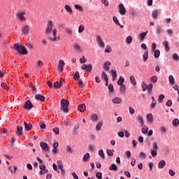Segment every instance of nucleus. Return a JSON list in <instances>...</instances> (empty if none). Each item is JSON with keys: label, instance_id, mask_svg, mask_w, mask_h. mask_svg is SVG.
<instances>
[{"label": "nucleus", "instance_id": "obj_37", "mask_svg": "<svg viewBox=\"0 0 179 179\" xmlns=\"http://www.w3.org/2000/svg\"><path fill=\"white\" fill-rule=\"evenodd\" d=\"M22 31L24 34H27V33H29V26L27 25L24 26V27L22 28Z\"/></svg>", "mask_w": 179, "mask_h": 179}, {"label": "nucleus", "instance_id": "obj_32", "mask_svg": "<svg viewBox=\"0 0 179 179\" xmlns=\"http://www.w3.org/2000/svg\"><path fill=\"white\" fill-rule=\"evenodd\" d=\"M129 79H130L131 83H132L134 86H136V80L135 79V76H130Z\"/></svg>", "mask_w": 179, "mask_h": 179}, {"label": "nucleus", "instance_id": "obj_30", "mask_svg": "<svg viewBox=\"0 0 179 179\" xmlns=\"http://www.w3.org/2000/svg\"><path fill=\"white\" fill-rule=\"evenodd\" d=\"M90 159V154L89 152H87L83 157V162H88Z\"/></svg>", "mask_w": 179, "mask_h": 179}, {"label": "nucleus", "instance_id": "obj_13", "mask_svg": "<svg viewBox=\"0 0 179 179\" xmlns=\"http://www.w3.org/2000/svg\"><path fill=\"white\" fill-rule=\"evenodd\" d=\"M111 65V62L106 61L103 64V69L106 72H108L110 71V66Z\"/></svg>", "mask_w": 179, "mask_h": 179}, {"label": "nucleus", "instance_id": "obj_25", "mask_svg": "<svg viewBox=\"0 0 179 179\" xmlns=\"http://www.w3.org/2000/svg\"><path fill=\"white\" fill-rule=\"evenodd\" d=\"M113 20L114 23L115 24H117V26H120L121 27V29L124 28V26L122 25L121 24H120V21H118V18H117V17H113Z\"/></svg>", "mask_w": 179, "mask_h": 179}, {"label": "nucleus", "instance_id": "obj_33", "mask_svg": "<svg viewBox=\"0 0 179 179\" xmlns=\"http://www.w3.org/2000/svg\"><path fill=\"white\" fill-rule=\"evenodd\" d=\"M147 121L148 122H153V115H152V113L147 115Z\"/></svg>", "mask_w": 179, "mask_h": 179}, {"label": "nucleus", "instance_id": "obj_21", "mask_svg": "<svg viewBox=\"0 0 179 179\" xmlns=\"http://www.w3.org/2000/svg\"><path fill=\"white\" fill-rule=\"evenodd\" d=\"M78 110L80 113H85L86 111V105L85 103H81L78 106Z\"/></svg>", "mask_w": 179, "mask_h": 179}, {"label": "nucleus", "instance_id": "obj_35", "mask_svg": "<svg viewBox=\"0 0 179 179\" xmlns=\"http://www.w3.org/2000/svg\"><path fill=\"white\" fill-rule=\"evenodd\" d=\"M169 81L171 85H174L176 83V80L174 79V77L171 75L169 76Z\"/></svg>", "mask_w": 179, "mask_h": 179}, {"label": "nucleus", "instance_id": "obj_17", "mask_svg": "<svg viewBox=\"0 0 179 179\" xmlns=\"http://www.w3.org/2000/svg\"><path fill=\"white\" fill-rule=\"evenodd\" d=\"M119 92H120V94H125V92H127V87L125 86V85H120Z\"/></svg>", "mask_w": 179, "mask_h": 179}, {"label": "nucleus", "instance_id": "obj_60", "mask_svg": "<svg viewBox=\"0 0 179 179\" xmlns=\"http://www.w3.org/2000/svg\"><path fill=\"white\" fill-rule=\"evenodd\" d=\"M39 125H40L41 129H42V130L45 129L46 125L44 124V122H40Z\"/></svg>", "mask_w": 179, "mask_h": 179}, {"label": "nucleus", "instance_id": "obj_47", "mask_svg": "<svg viewBox=\"0 0 179 179\" xmlns=\"http://www.w3.org/2000/svg\"><path fill=\"white\" fill-rule=\"evenodd\" d=\"M57 166H58V168L59 169V170H62V169H64V165L62 164V161H61V160L57 161Z\"/></svg>", "mask_w": 179, "mask_h": 179}, {"label": "nucleus", "instance_id": "obj_48", "mask_svg": "<svg viewBox=\"0 0 179 179\" xmlns=\"http://www.w3.org/2000/svg\"><path fill=\"white\" fill-rule=\"evenodd\" d=\"M155 58H159L160 57V50H156L154 53Z\"/></svg>", "mask_w": 179, "mask_h": 179}, {"label": "nucleus", "instance_id": "obj_62", "mask_svg": "<svg viewBox=\"0 0 179 179\" xmlns=\"http://www.w3.org/2000/svg\"><path fill=\"white\" fill-rule=\"evenodd\" d=\"M86 61H87L86 59V58L85 57V56H83L80 59V64H85V62H86Z\"/></svg>", "mask_w": 179, "mask_h": 179}, {"label": "nucleus", "instance_id": "obj_39", "mask_svg": "<svg viewBox=\"0 0 179 179\" xmlns=\"http://www.w3.org/2000/svg\"><path fill=\"white\" fill-rule=\"evenodd\" d=\"M80 78V76L79 75V71H76L73 76V79L75 80H79Z\"/></svg>", "mask_w": 179, "mask_h": 179}, {"label": "nucleus", "instance_id": "obj_1", "mask_svg": "<svg viewBox=\"0 0 179 179\" xmlns=\"http://www.w3.org/2000/svg\"><path fill=\"white\" fill-rule=\"evenodd\" d=\"M51 32L53 37H49L50 41H51L52 43H55V41H59L61 40V38L59 36H57V29H52V21L50 20L47 23V27L45 30V34H46V36H49V34H51Z\"/></svg>", "mask_w": 179, "mask_h": 179}, {"label": "nucleus", "instance_id": "obj_20", "mask_svg": "<svg viewBox=\"0 0 179 179\" xmlns=\"http://www.w3.org/2000/svg\"><path fill=\"white\" fill-rule=\"evenodd\" d=\"M36 100H40L41 101H44L45 100V97L40 94H37L35 95Z\"/></svg>", "mask_w": 179, "mask_h": 179}, {"label": "nucleus", "instance_id": "obj_44", "mask_svg": "<svg viewBox=\"0 0 179 179\" xmlns=\"http://www.w3.org/2000/svg\"><path fill=\"white\" fill-rule=\"evenodd\" d=\"M172 125H173V127H178L179 120L178 119H174L172 122Z\"/></svg>", "mask_w": 179, "mask_h": 179}, {"label": "nucleus", "instance_id": "obj_41", "mask_svg": "<svg viewBox=\"0 0 179 179\" xmlns=\"http://www.w3.org/2000/svg\"><path fill=\"white\" fill-rule=\"evenodd\" d=\"M137 121H138L140 125H141V127H143V118H142V116H138L137 117Z\"/></svg>", "mask_w": 179, "mask_h": 179}, {"label": "nucleus", "instance_id": "obj_5", "mask_svg": "<svg viewBox=\"0 0 179 179\" xmlns=\"http://www.w3.org/2000/svg\"><path fill=\"white\" fill-rule=\"evenodd\" d=\"M96 41L99 47H100V48H104L106 45L104 43V41H103V39L101 38V36L100 35L96 36Z\"/></svg>", "mask_w": 179, "mask_h": 179}, {"label": "nucleus", "instance_id": "obj_38", "mask_svg": "<svg viewBox=\"0 0 179 179\" xmlns=\"http://www.w3.org/2000/svg\"><path fill=\"white\" fill-rule=\"evenodd\" d=\"M163 45L165 47V51H170V48L169 47V42L167 41H164Z\"/></svg>", "mask_w": 179, "mask_h": 179}, {"label": "nucleus", "instance_id": "obj_9", "mask_svg": "<svg viewBox=\"0 0 179 179\" xmlns=\"http://www.w3.org/2000/svg\"><path fill=\"white\" fill-rule=\"evenodd\" d=\"M117 7L120 15H124L125 13H127V9L125 8V6H124V4L120 3Z\"/></svg>", "mask_w": 179, "mask_h": 179}, {"label": "nucleus", "instance_id": "obj_14", "mask_svg": "<svg viewBox=\"0 0 179 179\" xmlns=\"http://www.w3.org/2000/svg\"><path fill=\"white\" fill-rule=\"evenodd\" d=\"M22 134H23V127L22 126H17V136L20 137L22 136Z\"/></svg>", "mask_w": 179, "mask_h": 179}, {"label": "nucleus", "instance_id": "obj_10", "mask_svg": "<svg viewBox=\"0 0 179 179\" xmlns=\"http://www.w3.org/2000/svg\"><path fill=\"white\" fill-rule=\"evenodd\" d=\"M40 146L43 152H50V146H48V144H47V143L41 142Z\"/></svg>", "mask_w": 179, "mask_h": 179}, {"label": "nucleus", "instance_id": "obj_22", "mask_svg": "<svg viewBox=\"0 0 179 179\" xmlns=\"http://www.w3.org/2000/svg\"><path fill=\"white\" fill-rule=\"evenodd\" d=\"M151 99H152V103L150 106V108L151 109H153L156 107V105L157 104V101H156V99L153 96H152Z\"/></svg>", "mask_w": 179, "mask_h": 179}, {"label": "nucleus", "instance_id": "obj_12", "mask_svg": "<svg viewBox=\"0 0 179 179\" xmlns=\"http://www.w3.org/2000/svg\"><path fill=\"white\" fill-rule=\"evenodd\" d=\"M34 107L33 103H31V101H27L24 104V108L25 110H31V108Z\"/></svg>", "mask_w": 179, "mask_h": 179}, {"label": "nucleus", "instance_id": "obj_57", "mask_svg": "<svg viewBox=\"0 0 179 179\" xmlns=\"http://www.w3.org/2000/svg\"><path fill=\"white\" fill-rule=\"evenodd\" d=\"M164 100V94H160L158 97V101L162 103Z\"/></svg>", "mask_w": 179, "mask_h": 179}, {"label": "nucleus", "instance_id": "obj_18", "mask_svg": "<svg viewBox=\"0 0 179 179\" xmlns=\"http://www.w3.org/2000/svg\"><path fill=\"white\" fill-rule=\"evenodd\" d=\"M112 74L113 80H115L117 79V76H118V74L117 73V70L115 69H113L110 71Z\"/></svg>", "mask_w": 179, "mask_h": 179}, {"label": "nucleus", "instance_id": "obj_31", "mask_svg": "<svg viewBox=\"0 0 179 179\" xmlns=\"http://www.w3.org/2000/svg\"><path fill=\"white\" fill-rule=\"evenodd\" d=\"M101 127H103V121L98 122V124L96 125V131H100V129H101Z\"/></svg>", "mask_w": 179, "mask_h": 179}, {"label": "nucleus", "instance_id": "obj_52", "mask_svg": "<svg viewBox=\"0 0 179 179\" xmlns=\"http://www.w3.org/2000/svg\"><path fill=\"white\" fill-rule=\"evenodd\" d=\"M98 153H99V155L101 156V157H102V159L106 158V157L104 155V151H103V150H99Z\"/></svg>", "mask_w": 179, "mask_h": 179}, {"label": "nucleus", "instance_id": "obj_59", "mask_svg": "<svg viewBox=\"0 0 179 179\" xmlns=\"http://www.w3.org/2000/svg\"><path fill=\"white\" fill-rule=\"evenodd\" d=\"M85 30V27L83 25H80L78 27V33H83Z\"/></svg>", "mask_w": 179, "mask_h": 179}, {"label": "nucleus", "instance_id": "obj_26", "mask_svg": "<svg viewBox=\"0 0 179 179\" xmlns=\"http://www.w3.org/2000/svg\"><path fill=\"white\" fill-rule=\"evenodd\" d=\"M149 58V51L145 50L144 52V54L143 55V60L145 62L148 61V59Z\"/></svg>", "mask_w": 179, "mask_h": 179}, {"label": "nucleus", "instance_id": "obj_64", "mask_svg": "<svg viewBox=\"0 0 179 179\" xmlns=\"http://www.w3.org/2000/svg\"><path fill=\"white\" fill-rule=\"evenodd\" d=\"M1 87H3V89H9V87L8 86L7 83H2L1 84Z\"/></svg>", "mask_w": 179, "mask_h": 179}, {"label": "nucleus", "instance_id": "obj_28", "mask_svg": "<svg viewBox=\"0 0 179 179\" xmlns=\"http://www.w3.org/2000/svg\"><path fill=\"white\" fill-rule=\"evenodd\" d=\"M64 9H65V10H66V12H68V13L69 15H72V13H73L72 8H71V6L69 5L66 4L64 6Z\"/></svg>", "mask_w": 179, "mask_h": 179}, {"label": "nucleus", "instance_id": "obj_36", "mask_svg": "<svg viewBox=\"0 0 179 179\" xmlns=\"http://www.w3.org/2000/svg\"><path fill=\"white\" fill-rule=\"evenodd\" d=\"M90 119L92 120V121H97L99 120V117L96 114H92L90 115Z\"/></svg>", "mask_w": 179, "mask_h": 179}, {"label": "nucleus", "instance_id": "obj_24", "mask_svg": "<svg viewBox=\"0 0 179 179\" xmlns=\"http://www.w3.org/2000/svg\"><path fill=\"white\" fill-rule=\"evenodd\" d=\"M159 15V11L156 9L152 11L151 15L153 19H157V16Z\"/></svg>", "mask_w": 179, "mask_h": 179}, {"label": "nucleus", "instance_id": "obj_45", "mask_svg": "<svg viewBox=\"0 0 179 179\" xmlns=\"http://www.w3.org/2000/svg\"><path fill=\"white\" fill-rule=\"evenodd\" d=\"M150 80L152 82V83H156L157 82V76H153L150 78Z\"/></svg>", "mask_w": 179, "mask_h": 179}, {"label": "nucleus", "instance_id": "obj_42", "mask_svg": "<svg viewBox=\"0 0 179 179\" xmlns=\"http://www.w3.org/2000/svg\"><path fill=\"white\" fill-rule=\"evenodd\" d=\"M109 170H113V171H117L118 170V168L117 167V165L115 164H113L110 167Z\"/></svg>", "mask_w": 179, "mask_h": 179}, {"label": "nucleus", "instance_id": "obj_43", "mask_svg": "<svg viewBox=\"0 0 179 179\" xmlns=\"http://www.w3.org/2000/svg\"><path fill=\"white\" fill-rule=\"evenodd\" d=\"M141 87L143 89V92H146V90H148V85H146L145 82L141 83Z\"/></svg>", "mask_w": 179, "mask_h": 179}, {"label": "nucleus", "instance_id": "obj_51", "mask_svg": "<svg viewBox=\"0 0 179 179\" xmlns=\"http://www.w3.org/2000/svg\"><path fill=\"white\" fill-rule=\"evenodd\" d=\"M139 157H141V159H146V153L143 152H141L138 154Z\"/></svg>", "mask_w": 179, "mask_h": 179}, {"label": "nucleus", "instance_id": "obj_29", "mask_svg": "<svg viewBox=\"0 0 179 179\" xmlns=\"http://www.w3.org/2000/svg\"><path fill=\"white\" fill-rule=\"evenodd\" d=\"M166 166V161L161 160L158 164V169H163Z\"/></svg>", "mask_w": 179, "mask_h": 179}, {"label": "nucleus", "instance_id": "obj_50", "mask_svg": "<svg viewBox=\"0 0 179 179\" xmlns=\"http://www.w3.org/2000/svg\"><path fill=\"white\" fill-rule=\"evenodd\" d=\"M106 153L108 156H113L114 155V150H107Z\"/></svg>", "mask_w": 179, "mask_h": 179}, {"label": "nucleus", "instance_id": "obj_40", "mask_svg": "<svg viewBox=\"0 0 179 179\" xmlns=\"http://www.w3.org/2000/svg\"><path fill=\"white\" fill-rule=\"evenodd\" d=\"M101 79H103V80H106L108 79V77L107 76V73H106V71H102L101 74Z\"/></svg>", "mask_w": 179, "mask_h": 179}, {"label": "nucleus", "instance_id": "obj_23", "mask_svg": "<svg viewBox=\"0 0 179 179\" xmlns=\"http://www.w3.org/2000/svg\"><path fill=\"white\" fill-rule=\"evenodd\" d=\"M124 82H125V79L124 78V77L120 76L119 80H117V85L118 86H123L125 84H124Z\"/></svg>", "mask_w": 179, "mask_h": 179}, {"label": "nucleus", "instance_id": "obj_54", "mask_svg": "<svg viewBox=\"0 0 179 179\" xmlns=\"http://www.w3.org/2000/svg\"><path fill=\"white\" fill-rule=\"evenodd\" d=\"M104 51L105 52L110 53L111 51H113V50H111V47L110 45H107Z\"/></svg>", "mask_w": 179, "mask_h": 179}, {"label": "nucleus", "instance_id": "obj_56", "mask_svg": "<svg viewBox=\"0 0 179 179\" xmlns=\"http://www.w3.org/2000/svg\"><path fill=\"white\" fill-rule=\"evenodd\" d=\"M131 17H136V16H138V13H136V10H131Z\"/></svg>", "mask_w": 179, "mask_h": 179}, {"label": "nucleus", "instance_id": "obj_11", "mask_svg": "<svg viewBox=\"0 0 179 179\" xmlns=\"http://www.w3.org/2000/svg\"><path fill=\"white\" fill-rule=\"evenodd\" d=\"M64 66H65V62H64V60L60 59L59 61V64H58V71L59 72H63L64 71Z\"/></svg>", "mask_w": 179, "mask_h": 179}, {"label": "nucleus", "instance_id": "obj_55", "mask_svg": "<svg viewBox=\"0 0 179 179\" xmlns=\"http://www.w3.org/2000/svg\"><path fill=\"white\" fill-rule=\"evenodd\" d=\"M172 58H173V59H174V61H178V59H179L178 55H177L176 53L173 54Z\"/></svg>", "mask_w": 179, "mask_h": 179}, {"label": "nucleus", "instance_id": "obj_27", "mask_svg": "<svg viewBox=\"0 0 179 179\" xmlns=\"http://www.w3.org/2000/svg\"><path fill=\"white\" fill-rule=\"evenodd\" d=\"M113 103L114 104H121V101H122V99L120 97H115L112 100Z\"/></svg>", "mask_w": 179, "mask_h": 179}, {"label": "nucleus", "instance_id": "obj_7", "mask_svg": "<svg viewBox=\"0 0 179 179\" xmlns=\"http://www.w3.org/2000/svg\"><path fill=\"white\" fill-rule=\"evenodd\" d=\"M73 48L76 51V52H83V51L82 46H80V44H79L78 43H74L73 44Z\"/></svg>", "mask_w": 179, "mask_h": 179}, {"label": "nucleus", "instance_id": "obj_19", "mask_svg": "<svg viewBox=\"0 0 179 179\" xmlns=\"http://www.w3.org/2000/svg\"><path fill=\"white\" fill-rule=\"evenodd\" d=\"M24 126L26 131H31V128H33L31 123L27 124L26 122H24Z\"/></svg>", "mask_w": 179, "mask_h": 179}, {"label": "nucleus", "instance_id": "obj_3", "mask_svg": "<svg viewBox=\"0 0 179 179\" xmlns=\"http://www.w3.org/2000/svg\"><path fill=\"white\" fill-rule=\"evenodd\" d=\"M69 106V101L66 99H62L61 101V110L64 113H68L69 110L68 109V107Z\"/></svg>", "mask_w": 179, "mask_h": 179}, {"label": "nucleus", "instance_id": "obj_49", "mask_svg": "<svg viewBox=\"0 0 179 179\" xmlns=\"http://www.w3.org/2000/svg\"><path fill=\"white\" fill-rule=\"evenodd\" d=\"M152 89H153V84L150 83L147 86V90H148L149 93H152Z\"/></svg>", "mask_w": 179, "mask_h": 179}, {"label": "nucleus", "instance_id": "obj_16", "mask_svg": "<svg viewBox=\"0 0 179 179\" xmlns=\"http://www.w3.org/2000/svg\"><path fill=\"white\" fill-rule=\"evenodd\" d=\"M39 169L41 170L40 174H47L48 171V169H45V165L39 166Z\"/></svg>", "mask_w": 179, "mask_h": 179}, {"label": "nucleus", "instance_id": "obj_58", "mask_svg": "<svg viewBox=\"0 0 179 179\" xmlns=\"http://www.w3.org/2000/svg\"><path fill=\"white\" fill-rule=\"evenodd\" d=\"M161 133L166 134L167 132V129H166L165 127H161L159 128Z\"/></svg>", "mask_w": 179, "mask_h": 179}, {"label": "nucleus", "instance_id": "obj_53", "mask_svg": "<svg viewBox=\"0 0 179 179\" xmlns=\"http://www.w3.org/2000/svg\"><path fill=\"white\" fill-rule=\"evenodd\" d=\"M149 131V127L144 126L143 129H141V131L143 134H146Z\"/></svg>", "mask_w": 179, "mask_h": 179}, {"label": "nucleus", "instance_id": "obj_34", "mask_svg": "<svg viewBox=\"0 0 179 179\" xmlns=\"http://www.w3.org/2000/svg\"><path fill=\"white\" fill-rule=\"evenodd\" d=\"M66 152L67 153H73V148L71 147V145L66 146Z\"/></svg>", "mask_w": 179, "mask_h": 179}, {"label": "nucleus", "instance_id": "obj_2", "mask_svg": "<svg viewBox=\"0 0 179 179\" xmlns=\"http://www.w3.org/2000/svg\"><path fill=\"white\" fill-rule=\"evenodd\" d=\"M13 48L15 51H17V52H20L22 55H27V54H29L26 47L22 44H14Z\"/></svg>", "mask_w": 179, "mask_h": 179}, {"label": "nucleus", "instance_id": "obj_63", "mask_svg": "<svg viewBox=\"0 0 179 179\" xmlns=\"http://www.w3.org/2000/svg\"><path fill=\"white\" fill-rule=\"evenodd\" d=\"M96 177L98 179H101L103 177V174L101 172H97L96 174Z\"/></svg>", "mask_w": 179, "mask_h": 179}, {"label": "nucleus", "instance_id": "obj_6", "mask_svg": "<svg viewBox=\"0 0 179 179\" xmlns=\"http://www.w3.org/2000/svg\"><path fill=\"white\" fill-rule=\"evenodd\" d=\"M26 11H20L17 13V17L21 22H26Z\"/></svg>", "mask_w": 179, "mask_h": 179}, {"label": "nucleus", "instance_id": "obj_46", "mask_svg": "<svg viewBox=\"0 0 179 179\" xmlns=\"http://www.w3.org/2000/svg\"><path fill=\"white\" fill-rule=\"evenodd\" d=\"M126 43L127 44H131V43H132V36H129L126 38Z\"/></svg>", "mask_w": 179, "mask_h": 179}, {"label": "nucleus", "instance_id": "obj_15", "mask_svg": "<svg viewBox=\"0 0 179 179\" xmlns=\"http://www.w3.org/2000/svg\"><path fill=\"white\" fill-rule=\"evenodd\" d=\"M148 34V31H143L141 32L138 34V38H140L141 41H143V40H145V37H146Z\"/></svg>", "mask_w": 179, "mask_h": 179}, {"label": "nucleus", "instance_id": "obj_8", "mask_svg": "<svg viewBox=\"0 0 179 179\" xmlns=\"http://www.w3.org/2000/svg\"><path fill=\"white\" fill-rule=\"evenodd\" d=\"M83 71H85L86 72H92V69H93V66L92 64H83L81 66Z\"/></svg>", "mask_w": 179, "mask_h": 179}, {"label": "nucleus", "instance_id": "obj_61", "mask_svg": "<svg viewBox=\"0 0 179 179\" xmlns=\"http://www.w3.org/2000/svg\"><path fill=\"white\" fill-rule=\"evenodd\" d=\"M78 87H80V89H82V87H83V82H82V80H78Z\"/></svg>", "mask_w": 179, "mask_h": 179}, {"label": "nucleus", "instance_id": "obj_4", "mask_svg": "<svg viewBox=\"0 0 179 179\" xmlns=\"http://www.w3.org/2000/svg\"><path fill=\"white\" fill-rule=\"evenodd\" d=\"M152 146L153 148L150 150V153L152 157H156V156H157V149H159V147L157 146V143L154 142Z\"/></svg>", "mask_w": 179, "mask_h": 179}]
</instances>
